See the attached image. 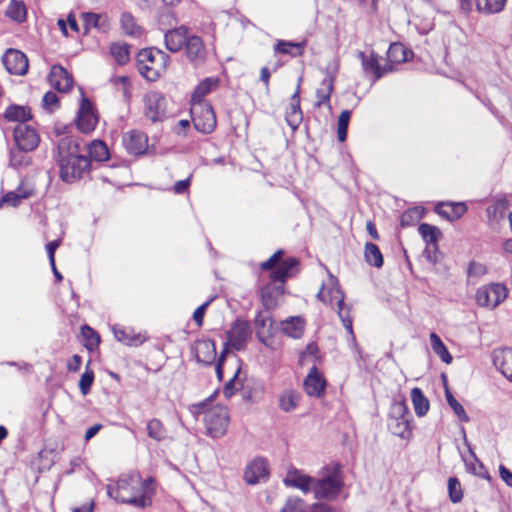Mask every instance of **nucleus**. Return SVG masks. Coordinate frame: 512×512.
<instances>
[{"mask_svg": "<svg viewBox=\"0 0 512 512\" xmlns=\"http://www.w3.org/2000/svg\"><path fill=\"white\" fill-rule=\"evenodd\" d=\"M56 163L63 182L74 183L90 173V159L82 154V140L73 136L60 139Z\"/></svg>", "mask_w": 512, "mask_h": 512, "instance_id": "1", "label": "nucleus"}, {"mask_svg": "<svg viewBox=\"0 0 512 512\" xmlns=\"http://www.w3.org/2000/svg\"><path fill=\"white\" fill-rule=\"evenodd\" d=\"M153 484V478L143 480L139 472L131 471L119 478L116 487L108 485L107 494L122 503L145 508L151 504Z\"/></svg>", "mask_w": 512, "mask_h": 512, "instance_id": "2", "label": "nucleus"}, {"mask_svg": "<svg viewBox=\"0 0 512 512\" xmlns=\"http://www.w3.org/2000/svg\"><path fill=\"white\" fill-rule=\"evenodd\" d=\"M218 77H207L194 87V129L204 134L211 133L217 124L214 109L203 98L218 88Z\"/></svg>", "mask_w": 512, "mask_h": 512, "instance_id": "3", "label": "nucleus"}, {"mask_svg": "<svg viewBox=\"0 0 512 512\" xmlns=\"http://www.w3.org/2000/svg\"><path fill=\"white\" fill-rule=\"evenodd\" d=\"M138 72L148 81H156L165 71L167 55L159 49L145 48L136 57Z\"/></svg>", "mask_w": 512, "mask_h": 512, "instance_id": "4", "label": "nucleus"}, {"mask_svg": "<svg viewBox=\"0 0 512 512\" xmlns=\"http://www.w3.org/2000/svg\"><path fill=\"white\" fill-rule=\"evenodd\" d=\"M284 251L277 250L269 259L260 264L264 271H271L270 279L273 283L283 284L288 278L294 276L299 271L300 262L295 257H289L283 260Z\"/></svg>", "mask_w": 512, "mask_h": 512, "instance_id": "5", "label": "nucleus"}, {"mask_svg": "<svg viewBox=\"0 0 512 512\" xmlns=\"http://www.w3.org/2000/svg\"><path fill=\"white\" fill-rule=\"evenodd\" d=\"M342 486L341 467L333 465L325 468L321 477L315 479L313 493L317 499L332 500L339 495Z\"/></svg>", "mask_w": 512, "mask_h": 512, "instance_id": "6", "label": "nucleus"}, {"mask_svg": "<svg viewBox=\"0 0 512 512\" xmlns=\"http://www.w3.org/2000/svg\"><path fill=\"white\" fill-rule=\"evenodd\" d=\"M411 412L404 401L394 402L390 409L388 429L392 434L407 439L411 436Z\"/></svg>", "mask_w": 512, "mask_h": 512, "instance_id": "7", "label": "nucleus"}, {"mask_svg": "<svg viewBox=\"0 0 512 512\" xmlns=\"http://www.w3.org/2000/svg\"><path fill=\"white\" fill-rule=\"evenodd\" d=\"M203 421L206 433L212 438H219L226 432L229 416L225 407L214 406L204 411Z\"/></svg>", "mask_w": 512, "mask_h": 512, "instance_id": "8", "label": "nucleus"}, {"mask_svg": "<svg viewBox=\"0 0 512 512\" xmlns=\"http://www.w3.org/2000/svg\"><path fill=\"white\" fill-rule=\"evenodd\" d=\"M508 296V290L502 283H491L478 288L476 301L482 307L495 308Z\"/></svg>", "mask_w": 512, "mask_h": 512, "instance_id": "9", "label": "nucleus"}, {"mask_svg": "<svg viewBox=\"0 0 512 512\" xmlns=\"http://www.w3.org/2000/svg\"><path fill=\"white\" fill-rule=\"evenodd\" d=\"M251 333V326L246 320L236 319L231 328L226 332V346H230L236 351L243 350Z\"/></svg>", "mask_w": 512, "mask_h": 512, "instance_id": "10", "label": "nucleus"}, {"mask_svg": "<svg viewBox=\"0 0 512 512\" xmlns=\"http://www.w3.org/2000/svg\"><path fill=\"white\" fill-rule=\"evenodd\" d=\"M98 123V116L92 102L82 97L77 113L76 125L82 133L92 132Z\"/></svg>", "mask_w": 512, "mask_h": 512, "instance_id": "11", "label": "nucleus"}, {"mask_svg": "<svg viewBox=\"0 0 512 512\" xmlns=\"http://www.w3.org/2000/svg\"><path fill=\"white\" fill-rule=\"evenodd\" d=\"M338 69L339 66L336 60L328 63L326 66L325 77L321 81L320 87L316 90L317 106L329 103Z\"/></svg>", "mask_w": 512, "mask_h": 512, "instance_id": "12", "label": "nucleus"}, {"mask_svg": "<svg viewBox=\"0 0 512 512\" xmlns=\"http://www.w3.org/2000/svg\"><path fill=\"white\" fill-rule=\"evenodd\" d=\"M145 116L152 122L162 121L166 113V99L161 92L151 91L144 97Z\"/></svg>", "mask_w": 512, "mask_h": 512, "instance_id": "13", "label": "nucleus"}, {"mask_svg": "<svg viewBox=\"0 0 512 512\" xmlns=\"http://www.w3.org/2000/svg\"><path fill=\"white\" fill-rule=\"evenodd\" d=\"M13 136L16 146L26 151H33L40 142L37 131L33 127L22 123L14 128Z\"/></svg>", "mask_w": 512, "mask_h": 512, "instance_id": "14", "label": "nucleus"}, {"mask_svg": "<svg viewBox=\"0 0 512 512\" xmlns=\"http://www.w3.org/2000/svg\"><path fill=\"white\" fill-rule=\"evenodd\" d=\"M189 28L180 26L178 28L169 30L165 33V44L169 51L178 52L183 47L186 49L187 56L190 57V39L188 35Z\"/></svg>", "mask_w": 512, "mask_h": 512, "instance_id": "15", "label": "nucleus"}, {"mask_svg": "<svg viewBox=\"0 0 512 512\" xmlns=\"http://www.w3.org/2000/svg\"><path fill=\"white\" fill-rule=\"evenodd\" d=\"M3 64L10 74L23 76L28 72L29 61L27 56L16 49H8L3 58Z\"/></svg>", "mask_w": 512, "mask_h": 512, "instance_id": "16", "label": "nucleus"}, {"mask_svg": "<svg viewBox=\"0 0 512 512\" xmlns=\"http://www.w3.org/2000/svg\"><path fill=\"white\" fill-rule=\"evenodd\" d=\"M509 209V201L505 196L497 197L493 202L487 206V222L492 229H498L506 217V212Z\"/></svg>", "mask_w": 512, "mask_h": 512, "instance_id": "17", "label": "nucleus"}, {"mask_svg": "<svg viewBox=\"0 0 512 512\" xmlns=\"http://www.w3.org/2000/svg\"><path fill=\"white\" fill-rule=\"evenodd\" d=\"M327 382L314 365L304 379L303 387L307 395L319 398L325 394Z\"/></svg>", "mask_w": 512, "mask_h": 512, "instance_id": "18", "label": "nucleus"}, {"mask_svg": "<svg viewBox=\"0 0 512 512\" xmlns=\"http://www.w3.org/2000/svg\"><path fill=\"white\" fill-rule=\"evenodd\" d=\"M123 145L130 155H142L147 150L148 137L139 130H131L123 136Z\"/></svg>", "mask_w": 512, "mask_h": 512, "instance_id": "19", "label": "nucleus"}, {"mask_svg": "<svg viewBox=\"0 0 512 512\" xmlns=\"http://www.w3.org/2000/svg\"><path fill=\"white\" fill-rule=\"evenodd\" d=\"M284 483L287 486L297 488L307 494L313 492L315 479L298 469L292 468L288 470Z\"/></svg>", "mask_w": 512, "mask_h": 512, "instance_id": "20", "label": "nucleus"}, {"mask_svg": "<svg viewBox=\"0 0 512 512\" xmlns=\"http://www.w3.org/2000/svg\"><path fill=\"white\" fill-rule=\"evenodd\" d=\"M217 356L216 346L213 340L204 339L194 341V358L205 365L214 363Z\"/></svg>", "mask_w": 512, "mask_h": 512, "instance_id": "21", "label": "nucleus"}, {"mask_svg": "<svg viewBox=\"0 0 512 512\" xmlns=\"http://www.w3.org/2000/svg\"><path fill=\"white\" fill-rule=\"evenodd\" d=\"M494 366L512 382V348H499L492 352Z\"/></svg>", "mask_w": 512, "mask_h": 512, "instance_id": "22", "label": "nucleus"}, {"mask_svg": "<svg viewBox=\"0 0 512 512\" xmlns=\"http://www.w3.org/2000/svg\"><path fill=\"white\" fill-rule=\"evenodd\" d=\"M51 86L59 92H68L73 87V78L61 65H53L49 73Z\"/></svg>", "mask_w": 512, "mask_h": 512, "instance_id": "23", "label": "nucleus"}, {"mask_svg": "<svg viewBox=\"0 0 512 512\" xmlns=\"http://www.w3.org/2000/svg\"><path fill=\"white\" fill-rule=\"evenodd\" d=\"M268 477V466L266 460L262 458L254 459L245 469V481L254 485Z\"/></svg>", "mask_w": 512, "mask_h": 512, "instance_id": "24", "label": "nucleus"}, {"mask_svg": "<svg viewBox=\"0 0 512 512\" xmlns=\"http://www.w3.org/2000/svg\"><path fill=\"white\" fill-rule=\"evenodd\" d=\"M302 78L298 79V85L296 91L291 96L290 108L286 112V122L292 128V130H296L300 123L302 122L303 115L300 107V83Z\"/></svg>", "mask_w": 512, "mask_h": 512, "instance_id": "25", "label": "nucleus"}, {"mask_svg": "<svg viewBox=\"0 0 512 512\" xmlns=\"http://www.w3.org/2000/svg\"><path fill=\"white\" fill-rule=\"evenodd\" d=\"M113 334L117 341L127 345L138 347L146 341V337L141 333H135L133 329L121 325H114Z\"/></svg>", "mask_w": 512, "mask_h": 512, "instance_id": "26", "label": "nucleus"}, {"mask_svg": "<svg viewBox=\"0 0 512 512\" xmlns=\"http://www.w3.org/2000/svg\"><path fill=\"white\" fill-rule=\"evenodd\" d=\"M281 331L287 337L300 339L305 330V319L302 316H290L280 323Z\"/></svg>", "mask_w": 512, "mask_h": 512, "instance_id": "27", "label": "nucleus"}, {"mask_svg": "<svg viewBox=\"0 0 512 512\" xmlns=\"http://www.w3.org/2000/svg\"><path fill=\"white\" fill-rule=\"evenodd\" d=\"M466 211L464 202L438 203L435 206V212L449 221L459 219Z\"/></svg>", "mask_w": 512, "mask_h": 512, "instance_id": "28", "label": "nucleus"}, {"mask_svg": "<svg viewBox=\"0 0 512 512\" xmlns=\"http://www.w3.org/2000/svg\"><path fill=\"white\" fill-rule=\"evenodd\" d=\"M461 457L468 472L481 478H489L488 472L474 454V450H463Z\"/></svg>", "mask_w": 512, "mask_h": 512, "instance_id": "29", "label": "nucleus"}, {"mask_svg": "<svg viewBox=\"0 0 512 512\" xmlns=\"http://www.w3.org/2000/svg\"><path fill=\"white\" fill-rule=\"evenodd\" d=\"M283 293V286H276L273 283L265 285L260 291V297L263 306L267 309H273L277 305V297Z\"/></svg>", "mask_w": 512, "mask_h": 512, "instance_id": "30", "label": "nucleus"}, {"mask_svg": "<svg viewBox=\"0 0 512 512\" xmlns=\"http://www.w3.org/2000/svg\"><path fill=\"white\" fill-rule=\"evenodd\" d=\"M358 57L361 60L363 70L366 73H372L376 80L383 77V71H381V64L379 63L378 55L375 52H371L367 56L364 52L360 51Z\"/></svg>", "mask_w": 512, "mask_h": 512, "instance_id": "31", "label": "nucleus"}, {"mask_svg": "<svg viewBox=\"0 0 512 512\" xmlns=\"http://www.w3.org/2000/svg\"><path fill=\"white\" fill-rule=\"evenodd\" d=\"M305 46V40L301 42L278 40L274 46V51L276 53L290 55L291 57H297L303 54Z\"/></svg>", "mask_w": 512, "mask_h": 512, "instance_id": "32", "label": "nucleus"}, {"mask_svg": "<svg viewBox=\"0 0 512 512\" xmlns=\"http://www.w3.org/2000/svg\"><path fill=\"white\" fill-rule=\"evenodd\" d=\"M413 52L402 43H392L387 50V59L390 63H404L409 61Z\"/></svg>", "mask_w": 512, "mask_h": 512, "instance_id": "33", "label": "nucleus"}, {"mask_svg": "<svg viewBox=\"0 0 512 512\" xmlns=\"http://www.w3.org/2000/svg\"><path fill=\"white\" fill-rule=\"evenodd\" d=\"M5 16L15 23L21 24L27 19V8L23 0H10Z\"/></svg>", "mask_w": 512, "mask_h": 512, "instance_id": "34", "label": "nucleus"}, {"mask_svg": "<svg viewBox=\"0 0 512 512\" xmlns=\"http://www.w3.org/2000/svg\"><path fill=\"white\" fill-rule=\"evenodd\" d=\"M411 400L413 403L415 414L418 417H423L427 414L430 403L428 398L424 395L419 387H414L411 390Z\"/></svg>", "mask_w": 512, "mask_h": 512, "instance_id": "35", "label": "nucleus"}, {"mask_svg": "<svg viewBox=\"0 0 512 512\" xmlns=\"http://www.w3.org/2000/svg\"><path fill=\"white\" fill-rule=\"evenodd\" d=\"M4 117L8 121L25 124L26 121L32 118V115L28 107L13 104L6 109Z\"/></svg>", "mask_w": 512, "mask_h": 512, "instance_id": "36", "label": "nucleus"}, {"mask_svg": "<svg viewBox=\"0 0 512 512\" xmlns=\"http://www.w3.org/2000/svg\"><path fill=\"white\" fill-rule=\"evenodd\" d=\"M89 159L103 162L107 161L110 157L109 149L107 145L101 140H93L88 145Z\"/></svg>", "mask_w": 512, "mask_h": 512, "instance_id": "37", "label": "nucleus"}, {"mask_svg": "<svg viewBox=\"0 0 512 512\" xmlns=\"http://www.w3.org/2000/svg\"><path fill=\"white\" fill-rule=\"evenodd\" d=\"M364 257L365 261L375 268H381L384 264L382 252L379 247L372 242H367L365 244Z\"/></svg>", "mask_w": 512, "mask_h": 512, "instance_id": "38", "label": "nucleus"}, {"mask_svg": "<svg viewBox=\"0 0 512 512\" xmlns=\"http://www.w3.org/2000/svg\"><path fill=\"white\" fill-rule=\"evenodd\" d=\"M430 343L433 352L446 364H450L453 360L452 355L448 351L446 345L441 338L435 333L430 334Z\"/></svg>", "mask_w": 512, "mask_h": 512, "instance_id": "39", "label": "nucleus"}, {"mask_svg": "<svg viewBox=\"0 0 512 512\" xmlns=\"http://www.w3.org/2000/svg\"><path fill=\"white\" fill-rule=\"evenodd\" d=\"M301 399V395L292 389L285 390L279 399V406L284 412H291L297 406Z\"/></svg>", "mask_w": 512, "mask_h": 512, "instance_id": "40", "label": "nucleus"}, {"mask_svg": "<svg viewBox=\"0 0 512 512\" xmlns=\"http://www.w3.org/2000/svg\"><path fill=\"white\" fill-rule=\"evenodd\" d=\"M120 24L123 32L132 37H139L142 28L136 23L135 18L129 12H123L120 17Z\"/></svg>", "mask_w": 512, "mask_h": 512, "instance_id": "41", "label": "nucleus"}, {"mask_svg": "<svg viewBox=\"0 0 512 512\" xmlns=\"http://www.w3.org/2000/svg\"><path fill=\"white\" fill-rule=\"evenodd\" d=\"M418 232L426 245H438V239L441 236L440 229L428 223H421L418 227Z\"/></svg>", "mask_w": 512, "mask_h": 512, "instance_id": "42", "label": "nucleus"}, {"mask_svg": "<svg viewBox=\"0 0 512 512\" xmlns=\"http://www.w3.org/2000/svg\"><path fill=\"white\" fill-rule=\"evenodd\" d=\"M54 450H39L38 457L32 461V466L40 472L49 470L54 463Z\"/></svg>", "mask_w": 512, "mask_h": 512, "instance_id": "43", "label": "nucleus"}, {"mask_svg": "<svg viewBox=\"0 0 512 512\" xmlns=\"http://www.w3.org/2000/svg\"><path fill=\"white\" fill-rule=\"evenodd\" d=\"M507 0H477V9L485 14H496L501 12Z\"/></svg>", "mask_w": 512, "mask_h": 512, "instance_id": "44", "label": "nucleus"}, {"mask_svg": "<svg viewBox=\"0 0 512 512\" xmlns=\"http://www.w3.org/2000/svg\"><path fill=\"white\" fill-rule=\"evenodd\" d=\"M81 334L84 339V346L89 350H95L100 344L99 334L90 326L83 325L81 327Z\"/></svg>", "mask_w": 512, "mask_h": 512, "instance_id": "45", "label": "nucleus"}, {"mask_svg": "<svg viewBox=\"0 0 512 512\" xmlns=\"http://www.w3.org/2000/svg\"><path fill=\"white\" fill-rule=\"evenodd\" d=\"M129 49L126 43H113L110 46V53L119 65H124L129 61Z\"/></svg>", "mask_w": 512, "mask_h": 512, "instance_id": "46", "label": "nucleus"}, {"mask_svg": "<svg viewBox=\"0 0 512 512\" xmlns=\"http://www.w3.org/2000/svg\"><path fill=\"white\" fill-rule=\"evenodd\" d=\"M445 397L448 405L453 410L454 414L458 417V419L462 422H468L469 417L464 409V407L456 400L453 396L452 392L448 387H445Z\"/></svg>", "mask_w": 512, "mask_h": 512, "instance_id": "47", "label": "nucleus"}, {"mask_svg": "<svg viewBox=\"0 0 512 512\" xmlns=\"http://www.w3.org/2000/svg\"><path fill=\"white\" fill-rule=\"evenodd\" d=\"M28 151L18 147L11 149L9 153V166L15 169L27 166L30 163V157L25 155Z\"/></svg>", "mask_w": 512, "mask_h": 512, "instance_id": "48", "label": "nucleus"}, {"mask_svg": "<svg viewBox=\"0 0 512 512\" xmlns=\"http://www.w3.org/2000/svg\"><path fill=\"white\" fill-rule=\"evenodd\" d=\"M256 331L263 330L268 335H272L274 320L269 312L263 313L259 311L255 316Z\"/></svg>", "mask_w": 512, "mask_h": 512, "instance_id": "49", "label": "nucleus"}, {"mask_svg": "<svg viewBox=\"0 0 512 512\" xmlns=\"http://www.w3.org/2000/svg\"><path fill=\"white\" fill-rule=\"evenodd\" d=\"M351 119V111L343 110L338 117L337 122V138L339 142H344L347 139L348 126Z\"/></svg>", "mask_w": 512, "mask_h": 512, "instance_id": "50", "label": "nucleus"}, {"mask_svg": "<svg viewBox=\"0 0 512 512\" xmlns=\"http://www.w3.org/2000/svg\"><path fill=\"white\" fill-rule=\"evenodd\" d=\"M82 20L84 22L85 33H88L90 28L101 30L105 26V21L102 19V16L93 12L82 13Z\"/></svg>", "mask_w": 512, "mask_h": 512, "instance_id": "51", "label": "nucleus"}, {"mask_svg": "<svg viewBox=\"0 0 512 512\" xmlns=\"http://www.w3.org/2000/svg\"><path fill=\"white\" fill-rule=\"evenodd\" d=\"M148 436L160 441L166 437V430L158 419H152L147 424Z\"/></svg>", "mask_w": 512, "mask_h": 512, "instance_id": "52", "label": "nucleus"}, {"mask_svg": "<svg viewBox=\"0 0 512 512\" xmlns=\"http://www.w3.org/2000/svg\"><path fill=\"white\" fill-rule=\"evenodd\" d=\"M94 371L89 368V363L86 365L84 373L81 375L79 381V389L82 395H87L91 391L94 382Z\"/></svg>", "mask_w": 512, "mask_h": 512, "instance_id": "53", "label": "nucleus"}, {"mask_svg": "<svg viewBox=\"0 0 512 512\" xmlns=\"http://www.w3.org/2000/svg\"><path fill=\"white\" fill-rule=\"evenodd\" d=\"M448 493L451 502L459 503L463 498V490L459 480L456 477H451L448 480Z\"/></svg>", "mask_w": 512, "mask_h": 512, "instance_id": "54", "label": "nucleus"}, {"mask_svg": "<svg viewBox=\"0 0 512 512\" xmlns=\"http://www.w3.org/2000/svg\"><path fill=\"white\" fill-rule=\"evenodd\" d=\"M422 218V213L418 208H412L406 210L400 219V224L402 227H410L415 225Z\"/></svg>", "mask_w": 512, "mask_h": 512, "instance_id": "55", "label": "nucleus"}, {"mask_svg": "<svg viewBox=\"0 0 512 512\" xmlns=\"http://www.w3.org/2000/svg\"><path fill=\"white\" fill-rule=\"evenodd\" d=\"M15 192L20 195L22 199H28L35 194V185L29 180H22Z\"/></svg>", "mask_w": 512, "mask_h": 512, "instance_id": "56", "label": "nucleus"}, {"mask_svg": "<svg viewBox=\"0 0 512 512\" xmlns=\"http://www.w3.org/2000/svg\"><path fill=\"white\" fill-rule=\"evenodd\" d=\"M42 103L43 108L50 113L59 108V98L53 91H48L44 94Z\"/></svg>", "mask_w": 512, "mask_h": 512, "instance_id": "57", "label": "nucleus"}, {"mask_svg": "<svg viewBox=\"0 0 512 512\" xmlns=\"http://www.w3.org/2000/svg\"><path fill=\"white\" fill-rule=\"evenodd\" d=\"M305 502L298 497H290L287 499L281 512H303Z\"/></svg>", "mask_w": 512, "mask_h": 512, "instance_id": "58", "label": "nucleus"}, {"mask_svg": "<svg viewBox=\"0 0 512 512\" xmlns=\"http://www.w3.org/2000/svg\"><path fill=\"white\" fill-rule=\"evenodd\" d=\"M486 272V266L480 262L471 261L468 265L467 274L469 278L478 279L486 274Z\"/></svg>", "mask_w": 512, "mask_h": 512, "instance_id": "59", "label": "nucleus"}, {"mask_svg": "<svg viewBox=\"0 0 512 512\" xmlns=\"http://www.w3.org/2000/svg\"><path fill=\"white\" fill-rule=\"evenodd\" d=\"M241 371V366L239 365L233 375V377L224 385L223 394L226 398H230L237 391V379L239 373Z\"/></svg>", "mask_w": 512, "mask_h": 512, "instance_id": "60", "label": "nucleus"}, {"mask_svg": "<svg viewBox=\"0 0 512 512\" xmlns=\"http://www.w3.org/2000/svg\"><path fill=\"white\" fill-rule=\"evenodd\" d=\"M23 199L20 197V195H18L15 190L14 191H10V192H7L6 194H4L1 199H0V209L4 206V205H8V206H11V207H17L20 205L21 201Z\"/></svg>", "mask_w": 512, "mask_h": 512, "instance_id": "61", "label": "nucleus"}, {"mask_svg": "<svg viewBox=\"0 0 512 512\" xmlns=\"http://www.w3.org/2000/svg\"><path fill=\"white\" fill-rule=\"evenodd\" d=\"M337 307H338V315H339V318L341 319L343 326L345 327V326H348L349 324H351L352 318L350 316V309L345 307L343 297H341L337 301Z\"/></svg>", "mask_w": 512, "mask_h": 512, "instance_id": "62", "label": "nucleus"}, {"mask_svg": "<svg viewBox=\"0 0 512 512\" xmlns=\"http://www.w3.org/2000/svg\"><path fill=\"white\" fill-rule=\"evenodd\" d=\"M213 297L202 303L194 310V322L200 327L203 324L205 311L210 303L213 301Z\"/></svg>", "mask_w": 512, "mask_h": 512, "instance_id": "63", "label": "nucleus"}, {"mask_svg": "<svg viewBox=\"0 0 512 512\" xmlns=\"http://www.w3.org/2000/svg\"><path fill=\"white\" fill-rule=\"evenodd\" d=\"M303 512H331V508L329 505L324 503H314L312 505H307L305 503Z\"/></svg>", "mask_w": 512, "mask_h": 512, "instance_id": "64", "label": "nucleus"}]
</instances>
